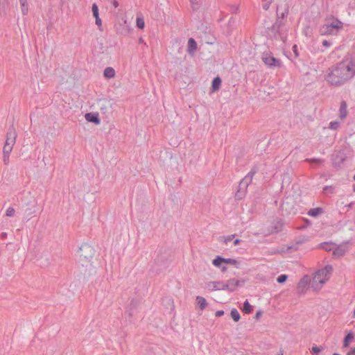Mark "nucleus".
Wrapping results in <instances>:
<instances>
[{"label": "nucleus", "mask_w": 355, "mask_h": 355, "mask_svg": "<svg viewBox=\"0 0 355 355\" xmlns=\"http://www.w3.org/2000/svg\"><path fill=\"white\" fill-rule=\"evenodd\" d=\"M355 76V60H346L329 69L324 78L331 85L339 86Z\"/></svg>", "instance_id": "1"}, {"label": "nucleus", "mask_w": 355, "mask_h": 355, "mask_svg": "<svg viewBox=\"0 0 355 355\" xmlns=\"http://www.w3.org/2000/svg\"><path fill=\"white\" fill-rule=\"evenodd\" d=\"M332 270V266L327 265L315 271L312 279L311 287L316 291L320 290L330 279Z\"/></svg>", "instance_id": "2"}, {"label": "nucleus", "mask_w": 355, "mask_h": 355, "mask_svg": "<svg viewBox=\"0 0 355 355\" xmlns=\"http://www.w3.org/2000/svg\"><path fill=\"white\" fill-rule=\"evenodd\" d=\"M343 28V23L338 19L327 20L320 28V33L322 35L335 36Z\"/></svg>", "instance_id": "3"}, {"label": "nucleus", "mask_w": 355, "mask_h": 355, "mask_svg": "<svg viewBox=\"0 0 355 355\" xmlns=\"http://www.w3.org/2000/svg\"><path fill=\"white\" fill-rule=\"evenodd\" d=\"M262 60L263 62L269 67H280L282 65V62L279 60L275 58L271 54L268 53H263Z\"/></svg>", "instance_id": "4"}, {"label": "nucleus", "mask_w": 355, "mask_h": 355, "mask_svg": "<svg viewBox=\"0 0 355 355\" xmlns=\"http://www.w3.org/2000/svg\"><path fill=\"white\" fill-rule=\"evenodd\" d=\"M349 244V241H347L341 243L339 245H335L332 251L334 255L338 257L343 256L348 251Z\"/></svg>", "instance_id": "5"}, {"label": "nucleus", "mask_w": 355, "mask_h": 355, "mask_svg": "<svg viewBox=\"0 0 355 355\" xmlns=\"http://www.w3.org/2000/svg\"><path fill=\"white\" fill-rule=\"evenodd\" d=\"M288 13V3L284 1L280 4L277 6V15L279 18L284 19L287 16Z\"/></svg>", "instance_id": "6"}, {"label": "nucleus", "mask_w": 355, "mask_h": 355, "mask_svg": "<svg viewBox=\"0 0 355 355\" xmlns=\"http://www.w3.org/2000/svg\"><path fill=\"white\" fill-rule=\"evenodd\" d=\"M220 262H224L225 264H230V265H236L238 261L232 258H223L220 256H217L212 261V263L214 266H220Z\"/></svg>", "instance_id": "7"}, {"label": "nucleus", "mask_w": 355, "mask_h": 355, "mask_svg": "<svg viewBox=\"0 0 355 355\" xmlns=\"http://www.w3.org/2000/svg\"><path fill=\"white\" fill-rule=\"evenodd\" d=\"M17 133L15 130L11 129L7 133V139L5 145L13 148L15 144Z\"/></svg>", "instance_id": "8"}, {"label": "nucleus", "mask_w": 355, "mask_h": 355, "mask_svg": "<svg viewBox=\"0 0 355 355\" xmlns=\"http://www.w3.org/2000/svg\"><path fill=\"white\" fill-rule=\"evenodd\" d=\"M85 120L88 122L94 123L95 125H99L101 120L99 119V114L98 112H89L85 115Z\"/></svg>", "instance_id": "9"}, {"label": "nucleus", "mask_w": 355, "mask_h": 355, "mask_svg": "<svg viewBox=\"0 0 355 355\" xmlns=\"http://www.w3.org/2000/svg\"><path fill=\"white\" fill-rule=\"evenodd\" d=\"M240 281L236 279H230L227 283H224V290H228L230 291H233L236 289V288L239 286Z\"/></svg>", "instance_id": "10"}, {"label": "nucleus", "mask_w": 355, "mask_h": 355, "mask_svg": "<svg viewBox=\"0 0 355 355\" xmlns=\"http://www.w3.org/2000/svg\"><path fill=\"white\" fill-rule=\"evenodd\" d=\"M99 110L103 114H107L111 109V103L107 99L101 100L98 103Z\"/></svg>", "instance_id": "11"}, {"label": "nucleus", "mask_w": 355, "mask_h": 355, "mask_svg": "<svg viewBox=\"0 0 355 355\" xmlns=\"http://www.w3.org/2000/svg\"><path fill=\"white\" fill-rule=\"evenodd\" d=\"M207 288L209 291L224 290V283L222 282H210L207 284Z\"/></svg>", "instance_id": "12"}, {"label": "nucleus", "mask_w": 355, "mask_h": 355, "mask_svg": "<svg viewBox=\"0 0 355 355\" xmlns=\"http://www.w3.org/2000/svg\"><path fill=\"white\" fill-rule=\"evenodd\" d=\"M197 49V43L193 38H189L187 44V51L191 56L194 55Z\"/></svg>", "instance_id": "13"}, {"label": "nucleus", "mask_w": 355, "mask_h": 355, "mask_svg": "<svg viewBox=\"0 0 355 355\" xmlns=\"http://www.w3.org/2000/svg\"><path fill=\"white\" fill-rule=\"evenodd\" d=\"M92 11L93 13V16L96 19V24L99 27L101 26L102 21H101V18L99 17L98 8L96 3H93L92 7Z\"/></svg>", "instance_id": "14"}, {"label": "nucleus", "mask_w": 355, "mask_h": 355, "mask_svg": "<svg viewBox=\"0 0 355 355\" xmlns=\"http://www.w3.org/2000/svg\"><path fill=\"white\" fill-rule=\"evenodd\" d=\"M355 340L353 332H349L345 337L343 340V347H348L349 344Z\"/></svg>", "instance_id": "15"}, {"label": "nucleus", "mask_w": 355, "mask_h": 355, "mask_svg": "<svg viewBox=\"0 0 355 355\" xmlns=\"http://www.w3.org/2000/svg\"><path fill=\"white\" fill-rule=\"evenodd\" d=\"M116 72L114 68L111 67H106L103 71V76L105 78H112L115 76Z\"/></svg>", "instance_id": "16"}, {"label": "nucleus", "mask_w": 355, "mask_h": 355, "mask_svg": "<svg viewBox=\"0 0 355 355\" xmlns=\"http://www.w3.org/2000/svg\"><path fill=\"white\" fill-rule=\"evenodd\" d=\"M347 115V104L345 102H342L339 108V116L343 120Z\"/></svg>", "instance_id": "17"}, {"label": "nucleus", "mask_w": 355, "mask_h": 355, "mask_svg": "<svg viewBox=\"0 0 355 355\" xmlns=\"http://www.w3.org/2000/svg\"><path fill=\"white\" fill-rule=\"evenodd\" d=\"M197 304L201 310H204L208 305L206 299L202 296L196 297Z\"/></svg>", "instance_id": "18"}, {"label": "nucleus", "mask_w": 355, "mask_h": 355, "mask_svg": "<svg viewBox=\"0 0 355 355\" xmlns=\"http://www.w3.org/2000/svg\"><path fill=\"white\" fill-rule=\"evenodd\" d=\"M253 174L248 173L241 182L240 186L247 187L248 184L252 181Z\"/></svg>", "instance_id": "19"}, {"label": "nucleus", "mask_w": 355, "mask_h": 355, "mask_svg": "<svg viewBox=\"0 0 355 355\" xmlns=\"http://www.w3.org/2000/svg\"><path fill=\"white\" fill-rule=\"evenodd\" d=\"M221 80L219 77L215 78L212 81L211 90L212 92L216 91L220 88Z\"/></svg>", "instance_id": "20"}, {"label": "nucleus", "mask_w": 355, "mask_h": 355, "mask_svg": "<svg viewBox=\"0 0 355 355\" xmlns=\"http://www.w3.org/2000/svg\"><path fill=\"white\" fill-rule=\"evenodd\" d=\"M334 246H335V244H334L332 243L325 242V243H322L320 244V248H322L327 251H333Z\"/></svg>", "instance_id": "21"}, {"label": "nucleus", "mask_w": 355, "mask_h": 355, "mask_svg": "<svg viewBox=\"0 0 355 355\" xmlns=\"http://www.w3.org/2000/svg\"><path fill=\"white\" fill-rule=\"evenodd\" d=\"M322 212V209L320 207L313 208L309 211V215L313 217L318 216Z\"/></svg>", "instance_id": "22"}, {"label": "nucleus", "mask_w": 355, "mask_h": 355, "mask_svg": "<svg viewBox=\"0 0 355 355\" xmlns=\"http://www.w3.org/2000/svg\"><path fill=\"white\" fill-rule=\"evenodd\" d=\"M20 4H21L22 14L27 15V13L28 12L27 0H20Z\"/></svg>", "instance_id": "23"}, {"label": "nucleus", "mask_w": 355, "mask_h": 355, "mask_svg": "<svg viewBox=\"0 0 355 355\" xmlns=\"http://www.w3.org/2000/svg\"><path fill=\"white\" fill-rule=\"evenodd\" d=\"M243 311L245 313H250L252 311V306L248 300H245L243 303Z\"/></svg>", "instance_id": "24"}, {"label": "nucleus", "mask_w": 355, "mask_h": 355, "mask_svg": "<svg viewBox=\"0 0 355 355\" xmlns=\"http://www.w3.org/2000/svg\"><path fill=\"white\" fill-rule=\"evenodd\" d=\"M230 315H231L232 318L234 320V321H235V322L239 321V320L241 318L240 313L236 309H232V311L230 312Z\"/></svg>", "instance_id": "25"}, {"label": "nucleus", "mask_w": 355, "mask_h": 355, "mask_svg": "<svg viewBox=\"0 0 355 355\" xmlns=\"http://www.w3.org/2000/svg\"><path fill=\"white\" fill-rule=\"evenodd\" d=\"M310 283V278L308 276H304L299 282L298 286L300 288L306 287Z\"/></svg>", "instance_id": "26"}, {"label": "nucleus", "mask_w": 355, "mask_h": 355, "mask_svg": "<svg viewBox=\"0 0 355 355\" xmlns=\"http://www.w3.org/2000/svg\"><path fill=\"white\" fill-rule=\"evenodd\" d=\"M136 24L137 26L140 29H143L145 26V21L143 17H137Z\"/></svg>", "instance_id": "27"}, {"label": "nucleus", "mask_w": 355, "mask_h": 355, "mask_svg": "<svg viewBox=\"0 0 355 355\" xmlns=\"http://www.w3.org/2000/svg\"><path fill=\"white\" fill-rule=\"evenodd\" d=\"M340 123L338 121H331L329 125V128L331 130H338L340 128Z\"/></svg>", "instance_id": "28"}, {"label": "nucleus", "mask_w": 355, "mask_h": 355, "mask_svg": "<svg viewBox=\"0 0 355 355\" xmlns=\"http://www.w3.org/2000/svg\"><path fill=\"white\" fill-rule=\"evenodd\" d=\"M15 210L13 207H9L6 211V215L8 217L13 216L15 215Z\"/></svg>", "instance_id": "29"}, {"label": "nucleus", "mask_w": 355, "mask_h": 355, "mask_svg": "<svg viewBox=\"0 0 355 355\" xmlns=\"http://www.w3.org/2000/svg\"><path fill=\"white\" fill-rule=\"evenodd\" d=\"M322 349V347H320L318 346H313L311 348L312 354L317 355L318 354Z\"/></svg>", "instance_id": "30"}, {"label": "nucleus", "mask_w": 355, "mask_h": 355, "mask_svg": "<svg viewBox=\"0 0 355 355\" xmlns=\"http://www.w3.org/2000/svg\"><path fill=\"white\" fill-rule=\"evenodd\" d=\"M287 278H288L287 275H281L277 277V281L278 283L282 284L286 281Z\"/></svg>", "instance_id": "31"}, {"label": "nucleus", "mask_w": 355, "mask_h": 355, "mask_svg": "<svg viewBox=\"0 0 355 355\" xmlns=\"http://www.w3.org/2000/svg\"><path fill=\"white\" fill-rule=\"evenodd\" d=\"M270 1L264 0L262 1V8L263 10H267L270 6Z\"/></svg>", "instance_id": "32"}, {"label": "nucleus", "mask_w": 355, "mask_h": 355, "mask_svg": "<svg viewBox=\"0 0 355 355\" xmlns=\"http://www.w3.org/2000/svg\"><path fill=\"white\" fill-rule=\"evenodd\" d=\"M12 148L6 145H4L3 149V154H7L10 155L12 152Z\"/></svg>", "instance_id": "33"}, {"label": "nucleus", "mask_w": 355, "mask_h": 355, "mask_svg": "<svg viewBox=\"0 0 355 355\" xmlns=\"http://www.w3.org/2000/svg\"><path fill=\"white\" fill-rule=\"evenodd\" d=\"M190 2L193 10H196L198 8L199 0H190Z\"/></svg>", "instance_id": "34"}, {"label": "nucleus", "mask_w": 355, "mask_h": 355, "mask_svg": "<svg viewBox=\"0 0 355 355\" xmlns=\"http://www.w3.org/2000/svg\"><path fill=\"white\" fill-rule=\"evenodd\" d=\"M234 237V234L224 236L223 238V242L225 243L226 244H227L230 241H231L233 239Z\"/></svg>", "instance_id": "35"}, {"label": "nucleus", "mask_w": 355, "mask_h": 355, "mask_svg": "<svg viewBox=\"0 0 355 355\" xmlns=\"http://www.w3.org/2000/svg\"><path fill=\"white\" fill-rule=\"evenodd\" d=\"M3 163L8 165L10 162V155L3 154Z\"/></svg>", "instance_id": "36"}, {"label": "nucleus", "mask_w": 355, "mask_h": 355, "mask_svg": "<svg viewBox=\"0 0 355 355\" xmlns=\"http://www.w3.org/2000/svg\"><path fill=\"white\" fill-rule=\"evenodd\" d=\"M322 44L324 47H325L327 49V48H329L331 46V42H330L328 40H324L322 41Z\"/></svg>", "instance_id": "37"}, {"label": "nucleus", "mask_w": 355, "mask_h": 355, "mask_svg": "<svg viewBox=\"0 0 355 355\" xmlns=\"http://www.w3.org/2000/svg\"><path fill=\"white\" fill-rule=\"evenodd\" d=\"M220 266H216V267L220 268L222 272H225L227 270V267L225 266V263L224 262H220Z\"/></svg>", "instance_id": "38"}, {"label": "nucleus", "mask_w": 355, "mask_h": 355, "mask_svg": "<svg viewBox=\"0 0 355 355\" xmlns=\"http://www.w3.org/2000/svg\"><path fill=\"white\" fill-rule=\"evenodd\" d=\"M293 51L295 57H298L299 56V53H298V51H297V45H294L293 46Z\"/></svg>", "instance_id": "39"}, {"label": "nucleus", "mask_w": 355, "mask_h": 355, "mask_svg": "<svg viewBox=\"0 0 355 355\" xmlns=\"http://www.w3.org/2000/svg\"><path fill=\"white\" fill-rule=\"evenodd\" d=\"M333 190H334V189H333V187H331V186H326V187L324 188V192H329H329L332 193V192H333Z\"/></svg>", "instance_id": "40"}, {"label": "nucleus", "mask_w": 355, "mask_h": 355, "mask_svg": "<svg viewBox=\"0 0 355 355\" xmlns=\"http://www.w3.org/2000/svg\"><path fill=\"white\" fill-rule=\"evenodd\" d=\"M224 315V311L223 310H218L215 313V315L216 317H220Z\"/></svg>", "instance_id": "41"}, {"label": "nucleus", "mask_w": 355, "mask_h": 355, "mask_svg": "<svg viewBox=\"0 0 355 355\" xmlns=\"http://www.w3.org/2000/svg\"><path fill=\"white\" fill-rule=\"evenodd\" d=\"M347 355H355V347L352 349Z\"/></svg>", "instance_id": "42"}, {"label": "nucleus", "mask_w": 355, "mask_h": 355, "mask_svg": "<svg viewBox=\"0 0 355 355\" xmlns=\"http://www.w3.org/2000/svg\"><path fill=\"white\" fill-rule=\"evenodd\" d=\"M240 243H241V240H240V239H235V240L234 241V245H239Z\"/></svg>", "instance_id": "43"}, {"label": "nucleus", "mask_w": 355, "mask_h": 355, "mask_svg": "<svg viewBox=\"0 0 355 355\" xmlns=\"http://www.w3.org/2000/svg\"><path fill=\"white\" fill-rule=\"evenodd\" d=\"M139 42L141 44H144V45H146V43L145 42L144 40L141 37L139 39Z\"/></svg>", "instance_id": "44"}, {"label": "nucleus", "mask_w": 355, "mask_h": 355, "mask_svg": "<svg viewBox=\"0 0 355 355\" xmlns=\"http://www.w3.org/2000/svg\"><path fill=\"white\" fill-rule=\"evenodd\" d=\"M113 5L115 8H116L119 6V3L116 1V0H113Z\"/></svg>", "instance_id": "45"}, {"label": "nucleus", "mask_w": 355, "mask_h": 355, "mask_svg": "<svg viewBox=\"0 0 355 355\" xmlns=\"http://www.w3.org/2000/svg\"><path fill=\"white\" fill-rule=\"evenodd\" d=\"M277 355H284V350L283 349H280L277 354Z\"/></svg>", "instance_id": "46"}, {"label": "nucleus", "mask_w": 355, "mask_h": 355, "mask_svg": "<svg viewBox=\"0 0 355 355\" xmlns=\"http://www.w3.org/2000/svg\"><path fill=\"white\" fill-rule=\"evenodd\" d=\"M260 315H261V312L260 311L257 312L256 314L257 318H259Z\"/></svg>", "instance_id": "47"}, {"label": "nucleus", "mask_w": 355, "mask_h": 355, "mask_svg": "<svg viewBox=\"0 0 355 355\" xmlns=\"http://www.w3.org/2000/svg\"><path fill=\"white\" fill-rule=\"evenodd\" d=\"M6 236V233H3V234H2V236H3V237H4V236Z\"/></svg>", "instance_id": "48"}, {"label": "nucleus", "mask_w": 355, "mask_h": 355, "mask_svg": "<svg viewBox=\"0 0 355 355\" xmlns=\"http://www.w3.org/2000/svg\"><path fill=\"white\" fill-rule=\"evenodd\" d=\"M353 189H354V191H355V184H354V187H353Z\"/></svg>", "instance_id": "49"}, {"label": "nucleus", "mask_w": 355, "mask_h": 355, "mask_svg": "<svg viewBox=\"0 0 355 355\" xmlns=\"http://www.w3.org/2000/svg\"><path fill=\"white\" fill-rule=\"evenodd\" d=\"M333 355H340V354H334Z\"/></svg>", "instance_id": "50"}, {"label": "nucleus", "mask_w": 355, "mask_h": 355, "mask_svg": "<svg viewBox=\"0 0 355 355\" xmlns=\"http://www.w3.org/2000/svg\"><path fill=\"white\" fill-rule=\"evenodd\" d=\"M3 1V0H0V3Z\"/></svg>", "instance_id": "51"}]
</instances>
